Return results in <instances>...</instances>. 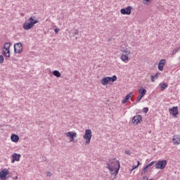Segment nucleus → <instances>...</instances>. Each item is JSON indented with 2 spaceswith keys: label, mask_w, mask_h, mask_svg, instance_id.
<instances>
[{
  "label": "nucleus",
  "mask_w": 180,
  "mask_h": 180,
  "mask_svg": "<svg viewBox=\"0 0 180 180\" xmlns=\"http://www.w3.org/2000/svg\"><path fill=\"white\" fill-rule=\"evenodd\" d=\"M121 51L122 53H124L125 55L130 54V48L127 47L125 44L121 45Z\"/></svg>",
  "instance_id": "9d476101"
},
{
  "label": "nucleus",
  "mask_w": 180,
  "mask_h": 180,
  "mask_svg": "<svg viewBox=\"0 0 180 180\" xmlns=\"http://www.w3.org/2000/svg\"><path fill=\"white\" fill-rule=\"evenodd\" d=\"M106 168L109 169L111 175H117L119 173V169H120V163L116 158L110 159L108 162H106Z\"/></svg>",
  "instance_id": "f257e3e1"
},
{
  "label": "nucleus",
  "mask_w": 180,
  "mask_h": 180,
  "mask_svg": "<svg viewBox=\"0 0 180 180\" xmlns=\"http://www.w3.org/2000/svg\"><path fill=\"white\" fill-rule=\"evenodd\" d=\"M5 58H4V56L0 55V64L4 63Z\"/></svg>",
  "instance_id": "cd10ccee"
},
{
  "label": "nucleus",
  "mask_w": 180,
  "mask_h": 180,
  "mask_svg": "<svg viewBox=\"0 0 180 180\" xmlns=\"http://www.w3.org/2000/svg\"><path fill=\"white\" fill-rule=\"evenodd\" d=\"M13 160H11V162H15V161H19L20 160V154H18L14 153L12 155Z\"/></svg>",
  "instance_id": "2eb2a0df"
},
{
  "label": "nucleus",
  "mask_w": 180,
  "mask_h": 180,
  "mask_svg": "<svg viewBox=\"0 0 180 180\" xmlns=\"http://www.w3.org/2000/svg\"><path fill=\"white\" fill-rule=\"evenodd\" d=\"M53 75H54V77H56V78H60V77H61V73H60L58 70H54L53 72Z\"/></svg>",
  "instance_id": "4be33fe9"
},
{
  "label": "nucleus",
  "mask_w": 180,
  "mask_h": 180,
  "mask_svg": "<svg viewBox=\"0 0 180 180\" xmlns=\"http://www.w3.org/2000/svg\"><path fill=\"white\" fill-rule=\"evenodd\" d=\"M11 140L13 143H18V141H19V136H18L16 134H13L11 136Z\"/></svg>",
  "instance_id": "dca6fc26"
},
{
  "label": "nucleus",
  "mask_w": 180,
  "mask_h": 180,
  "mask_svg": "<svg viewBox=\"0 0 180 180\" xmlns=\"http://www.w3.org/2000/svg\"><path fill=\"white\" fill-rule=\"evenodd\" d=\"M170 115H172L174 117L179 114L178 107H173L169 109Z\"/></svg>",
  "instance_id": "9b49d317"
},
{
  "label": "nucleus",
  "mask_w": 180,
  "mask_h": 180,
  "mask_svg": "<svg viewBox=\"0 0 180 180\" xmlns=\"http://www.w3.org/2000/svg\"><path fill=\"white\" fill-rule=\"evenodd\" d=\"M160 86L161 91H164L165 88H168V84L167 83H163Z\"/></svg>",
  "instance_id": "393cba45"
},
{
  "label": "nucleus",
  "mask_w": 180,
  "mask_h": 180,
  "mask_svg": "<svg viewBox=\"0 0 180 180\" xmlns=\"http://www.w3.org/2000/svg\"><path fill=\"white\" fill-rule=\"evenodd\" d=\"M54 32H55V33H58V32H60V28H56L55 30H54Z\"/></svg>",
  "instance_id": "2f4dec72"
},
{
  "label": "nucleus",
  "mask_w": 180,
  "mask_h": 180,
  "mask_svg": "<svg viewBox=\"0 0 180 180\" xmlns=\"http://www.w3.org/2000/svg\"><path fill=\"white\" fill-rule=\"evenodd\" d=\"M36 17H30L28 20L27 22H25L22 25V28L24 30H30L36 25V23H39V20H34V18Z\"/></svg>",
  "instance_id": "f03ea898"
},
{
  "label": "nucleus",
  "mask_w": 180,
  "mask_h": 180,
  "mask_svg": "<svg viewBox=\"0 0 180 180\" xmlns=\"http://www.w3.org/2000/svg\"><path fill=\"white\" fill-rule=\"evenodd\" d=\"M83 139L86 140V144H89L92 139V131L91 129H86Z\"/></svg>",
  "instance_id": "20e7f679"
},
{
  "label": "nucleus",
  "mask_w": 180,
  "mask_h": 180,
  "mask_svg": "<svg viewBox=\"0 0 180 180\" xmlns=\"http://www.w3.org/2000/svg\"><path fill=\"white\" fill-rule=\"evenodd\" d=\"M15 179H18V176H15Z\"/></svg>",
  "instance_id": "4c0bfd02"
},
{
  "label": "nucleus",
  "mask_w": 180,
  "mask_h": 180,
  "mask_svg": "<svg viewBox=\"0 0 180 180\" xmlns=\"http://www.w3.org/2000/svg\"><path fill=\"white\" fill-rule=\"evenodd\" d=\"M143 113H147L148 112V108H144L142 110Z\"/></svg>",
  "instance_id": "c85d7f7f"
},
{
  "label": "nucleus",
  "mask_w": 180,
  "mask_h": 180,
  "mask_svg": "<svg viewBox=\"0 0 180 180\" xmlns=\"http://www.w3.org/2000/svg\"><path fill=\"white\" fill-rule=\"evenodd\" d=\"M153 0H143V5H148V4H151Z\"/></svg>",
  "instance_id": "a878e982"
},
{
  "label": "nucleus",
  "mask_w": 180,
  "mask_h": 180,
  "mask_svg": "<svg viewBox=\"0 0 180 180\" xmlns=\"http://www.w3.org/2000/svg\"><path fill=\"white\" fill-rule=\"evenodd\" d=\"M172 143L174 146H179L180 144V138L179 135L173 136Z\"/></svg>",
  "instance_id": "ddd939ff"
},
{
  "label": "nucleus",
  "mask_w": 180,
  "mask_h": 180,
  "mask_svg": "<svg viewBox=\"0 0 180 180\" xmlns=\"http://www.w3.org/2000/svg\"><path fill=\"white\" fill-rule=\"evenodd\" d=\"M125 154H127V155H130L131 154V152L130 151V150H125Z\"/></svg>",
  "instance_id": "c756f323"
},
{
  "label": "nucleus",
  "mask_w": 180,
  "mask_h": 180,
  "mask_svg": "<svg viewBox=\"0 0 180 180\" xmlns=\"http://www.w3.org/2000/svg\"><path fill=\"white\" fill-rule=\"evenodd\" d=\"M154 164H155V161H152L148 165H146V166H148V168H150V167H153V165H154Z\"/></svg>",
  "instance_id": "bb28decb"
},
{
  "label": "nucleus",
  "mask_w": 180,
  "mask_h": 180,
  "mask_svg": "<svg viewBox=\"0 0 180 180\" xmlns=\"http://www.w3.org/2000/svg\"><path fill=\"white\" fill-rule=\"evenodd\" d=\"M148 169V166L146 165L145 167L143 169V170L141 173V175H144V174H146V172H147Z\"/></svg>",
  "instance_id": "b1692460"
},
{
  "label": "nucleus",
  "mask_w": 180,
  "mask_h": 180,
  "mask_svg": "<svg viewBox=\"0 0 180 180\" xmlns=\"http://www.w3.org/2000/svg\"><path fill=\"white\" fill-rule=\"evenodd\" d=\"M139 94L137 97V100L136 102H140V101H141V99H143V98L144 97V95H146V93L147 92V90H146V89H141L139 90Z\"/></svg>",
  "instance_id": "1a4fd4ad"
},
{
  "label": "nucleus",
  "mask_w": 180,
  "mask_h": 180,
  "mask_svg": "<svg viewBox=\"0 0 180 180\" xmlns=\"http://www.w3.org/2000/svg\"><path fill=\"white\" fill-rule=\"evenodd\" d=\"M11 42H6L3 48L4 51L2 54L5 57H7V58H9V57H11V50L9 49H11Z\"/></svg>",
  "instance_id": "7ed1b4c3"
},
{
  "label": "nucleus",
  "mask_w": 180,
  "mask_h": 180,
  "mask_svg": "<svg viewBox=\"0 0 180 180\" xmlns=\"http://www.w3.org/2000/svg\"><path fill=\"white\" fill-rule=\"evenodd\" d=\"M23 51L22 43L18 42L14 44V52L15 54H20Z\"/></svg>",
  "instance_id": "39448f33"
},
{
  "label": "nucleus",
  "mask_w": 180,
  "mask_h": 180,
  "mask_svg": "<svg viewBox=\"0 0 180 180\" xmlns=\"http://www.w3.org/2000/svg\"><path fill=\"white\" fill-rule=\"evenodd\" d=\"M167 167V160H160L155 164L156 169H164Z\"/></svg>",
  "instance_id": "423d86ee"
},
{
  "label": "nucleus",
  "mask_w": 180,
  "mask_h": 180,
  "mask_svg": "<svg viewBox=\"0 0 180 180\" xmlns=\"http://www.w3.org/2000/svg\"><path fill=\"white\" fill-rule=\"evenodd\" d=\"M65 136L71 139L72 137H77V134L76 132L69 131L65 134Z\"/></svg>",
  "instance_id": "f3484780"
},
{
  "label": "nucleus",
  "mask_w": 180,
  "mask_h": 180,
  "mask_svg": "<svg viewBox=\"0 0 180 180\" xmlns=\"http://www.w3.org/2000/svg\"><path fill=\"white\" fill-rule=\"evenodd\" d=\"M79 33V31L78 30H75V34H78Z\"/></svg>",
  "instance_id": "f704fd0d"
},
{
  "label": "nucleus",
  "mask_w": 180,
  "mask_h": 180,
  "mask_svg": "<svg viewBox=\"0 0 180 180\" xmlns=\"http://www.w3.org/2000/svg\"><path fill=\"white\" fill-rule=\"evenodd\" d=\"M142 180H148V177L147 176H144Z\"/></svg>",
  "instance_id": "72a5a7b5"
},
{
  "label": "nucleus",
  "mask_w": 180,
  "mask_h": 180,
  "mask_svg": "<svg viewBox=\"0 0 180 180\" xmlns=\"http://www.w3.org/2000/svg\"><path fill=\"white\" fill-rule=\"evenodd\" d=\"M136 168H139V165L132 166V169H131V171H134V169H136Z\"/></svg>",
  "instance_id": "7c9ffc66"
},
{
  "label": "nucleus",
  "mask_w": 180,
  "mask_h": 180,
  "mask_svg": "<svg viewBox=\"0 0 180 180\" xmlns=\"http://www.w3.org/2000/svg\"><path fill=\"white\" fill-rule=\"evenodd\" d=\"M131 9H133V7H131V6H128L125 8H122L120 10V13H122V15H130V13H131Z\"/></svg>",
  "instance_id": "6e6552de"
},
{
  "label": "nucleus",
  "mask_w": 180,
  "mask_h": 180,
  "mask_svg": "<svg viewBox=\"0 0 180 180\" xmlns=\"http://www.w3.org/2000/svg\"><path fill=\"white\" fill-rule=\"evenodd\" d=\"M133 96V93H129L128 95H127L124 98V99L122 101V103H126L130 98Z\"/></svg>",
  "instance_id": "a211bd4d"
},
{
  "label": "nucleus",
  "mask_w": 180,
  "mask_h": 180,
  "mask_svg": "<svg viewBox=\"0 0 180 180\" xmlns=\"http://www.w3.org/2000/svg\"><path fill=\"white\" fill-rule=\"evenodd\" d=\"M74 139H75V137L70 138L71 143H74Z\"/></svg>",
  "instance_id": "c9c22d12"
},
{
  "label": "nucleus",
  "mask_w": 180,
  "mask_h": 180,
  "mask_svg": "<svg viewBox=\"0 0 180 180\" xmlns=\"http://www.w3.org/2000/svg\"><path fill=\"white\" fill-rule=\"evenodd\" d=\"M159 75H160V72H157L154 76H151V82H155V79L158 78Z\"/></svg>",
  "instance_id": "5701e85b"
},
{
  "label": "nucleus",
  "mask_w": 180,
  "mask_h": 180,
  "mask_svg": "<svg viewBox=\"0 0 180 180\" xmlns=\"http://www.w3.org/2000/svg\"><path fill=\"white\" fill-rule=\"evenodd\" d=\"M9 174V171L8 169H4L1 172H0V179H6V175Z\"/></svg>",
  "instance_id": "4468645a"
},
{
  "label": "nucleus",
  "mask_w": 180,
  "mask_h": 180,
  "mask_svg": "<svg viewBox=\"0 0 180 180\" xmlns=\"http://www.w3.org/2000/svg\"><path fill=\"white\" fill-rule=\"evenodd\" d=\"M167 60L165 59H162L158 63L159 71H162L164 70V65H165Z\"/></svg>",
  "instance_id": "f8f14e48"
},
{
  "label": "nucleus",
  "mask_w": 180,
  "mask_h": 180,
  "mask_svg": "<svg viewBox=\"0 0 180 180\" xmlns=\"http://www.w3.org/2000/svg\"><path fill=\"white\" fill-rule=\"evenodd\" d=\"M108 79V82H115L117 79V77L116 75H113L112 77H107Z\"/></svg>",
  "instance_id": "412c9836"
},
{
  "label": "nucleus",
  "mask_w": 180,
  "mask_h": 180,
  "mask_svg": "<svg viewBox=\"0 0 180 180\" xmlns=\"http://www.w3.org/2000/svg\"><path fill=\"white\" fill-rule=\"evenodd\" d=\"M142 122L143 117H141V115H135L132 118V123H134V124H140V123H141Z\"/></svg>",
  "instance_id": "0eeeda50"
},
{
  "label": "nucleus",
  "mask_w": 180,
  "mask_h": 180,
  "mask_svg": "<svg viewBox=\"0 0 180 180\" xmlns=\"http://www.w3.org/2000/svg\"><path fill=\"white\" fill-rule=\"evenodd\" d=\"M140 164H141V163H140V161H137V165H138V167H139V165H140Z\"/></svg>",
  "instance_id": "e433bc0d"
},
{
  "label": "nucleus",
  "mask_w": 180,
  "mask_h": 180,
  "mask_svg": "<svg viewBox=\"0 0 180 180\" xmlns=\"http://www.w3.org/2000/svg\"><path fill=\"white\" fill-rule=\"evenodd\" d=\"M46 175H47V176H51V172H46Z\"/></svg>",
  "instance_id": "473e14b6"
},
{
  "label": "nucleus",
  "mask_w": 180,
  "mask_h": 180,
  "mask_svg": "<svg viewBox=\"0 0 180 180\" xmlns=\"http://www.w3.org/2000/svg\"><path fill=\"white\" fill-rule=\"evenodd\" d=\"M101 84L102 85H108L109 84V80L108 79V77H104L103 79L101 80Z\"/></svg>",
  "instance_id": "aec40b11"
},
{
  "label": "nucleus",
  "mask_w": 180,
  "mask_h": 180,
  "mask_svg": "<svg viewBox=\"0 0 180 180\" xmlns=\"http://www.w3.org/2000/svg\"><path fill=\"white\" fill-rule=\"evenodd\" d=\"M121 60L122 61H123L124 63H127V61H129V55H126V54H123L121 56Z\"/></svg>",
  "instance_id": "6ab92c4d"
}]
</instances>
